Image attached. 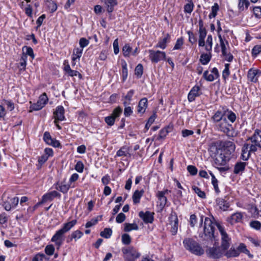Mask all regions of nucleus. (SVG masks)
I'll list each match as a JSON object with an SVG mask.
<instances>
[{
	"mask_svg": "<svg viewBox=\"0 0 261 261\" xmlns=\"http://www.w3.org/2000/svg\"><path fill=\"white\" fill-rule=\"evenodd\" d=\"M77 221L73 220L64 223L62 227L57 230L53 236L51 241L55 243L56 247L59 249L63 244L65 240V234L68 232L76 224Z\"/></svg>",
	"mask_w": 261,
	"mask_h": 261,
	"instance_id": "f257e3e1",
	"label": "nucleus"
},
{
	"mask_svg": "<svg viewBox=\"0 0 261 261\" xmlns=\"http://www.w3.org/2000/svg\"><path fill=\"white\" fill-rule=\"evenodd\" d=\"M183 245L186 250L196 255L201 256L204 253L200 245L192 238H185L183 241Z\"/></svg>",
	"mask_w": 261,
	"mask_h": 261,
	"instance_id": "f03ea898",
	"label": "nucleus"
},
{
	"mask_svg": "<svg viewBox=\"0 0 261 261\" xmlns=\"http://www.w3.org/2000/svg\"><path fill=\"white\" fill-rule=\"evenodd\" d=\"M215 164L218 166H225L230 159V153L225 149L217 150L214 156Z\"/></svg>",
	"mask_w": 261,
	"mask_h": 261,
	"instance_id": "7ed1b4c3",
	"label": "nucleus"
},
{
	"mask_svg": "<svg viewBox=\"0 0 261 261\" xmlns=\"http://www.w3.org/2000/svg\"><path fill=\"white\" fill-rule=\"evenodd\" d=\"M217 223H214L212 219L208 217L204 219L203 225V232L207 239L216 240L215 236V225L217 226Z\"/></svg>",
	"mask_w": 261,
	"mask_h": 261,
	"instance_id": "20e7f679",
	"label": "nucleus"
},
{
	"mask_svg": "<svg viewBox=\"0 0 261 261\" xmlns=\"http://www.w3.org/2000/svg\"><path fill=\"white\" fill-rule=\"evenodd\" d=\"M217 227L221 236V247L223 250H226L230 247L231 238L229 237L223 226L218 223Z\"/></svg>",
	"mask_w": 261,
	"mask_h": 261,
	"instance_id": "39448f33",
	"label": "nucleus"
},
{
	"mask_svg": "<svg viewBox=\"0 0 261 261\" xmlns=\"http://www.w3.org/2000/svg\"><path fill=\"white\" fill-rule=\"evenodd\" d=\"M122 252L126 261H134L140 256V254L132 247H124Z\"/></svg>",
	"mask_w": 261,
	"mask_h": 261,
	"instance_id": "423d86ee",
	"label": "nucleus"
},
{
	"mask_svg": "<svg viewBox=\"0 0 261 261\" xmlns=\"http://www.w3.org/2000/svg\"><path fill=\"white\" fill-rule=\"evenodd\" d=\"M148 53L149 59L152 63H157L166 60V55L164 51L150 49Z\"/></svg>",
	"mask_w": 261,
	"mask_h": 261,
	"instance_id": "0eeeda50",
	"label": "nucleus"
},
{
	"mask_svg": "<svg viewBox=\"0 0 261 261\" xmlns=\"http://www.w3.org/2000/svg\"><path fill=\"white\" fill-rule=\"evenodd\" d=\"M225 251L221 246H213L206 250V253L210 257L216 259L221 258L224 255Z\"/></svg>",
	"mask_w": 261,
	"mask_h": 261,
	"instance_id": "6e6552de",
	"label": "nucleus"
},
{
	"mask_svg": "<svg viewBox=\"0 0 261 261\" xmlns=\"http://www.w3.org/2000/svg\"><path fill=\"white\" fill-rule=\"evenodd\" d=\"M19 198L17 197L8 198V199L5 201L3 204L5 210L9 211L11 208H15L18 204Z\"/></svg>",
	"mask_w": 261,
	"mask_h": 261,
	"instance_id": "1a4fd4ad",
	"label": "nucleus"
},
{
	"mask_svg": "<svg viewBox=\"0 0 261 261\" xmlns=\"http://www.w3.org/2000/svg\"><path fill=\"white\" fill-rule=\"evenodd\" d=\"M169 220L170 224L171 225V232L172 235H175L177 232L178 220L175 213H172L169 217Z\"/></svg>",
	"mask_w": 261,
	"mask_h": 261,
	"instance_id": "9d476101",
	"label": "nucleus"
},
{
	"mask_svg": "<svg viewBox=\"0 0 261 261\" xmlns=\"http://www.w3.org/2000/svg\"><path fill=\"white\" fill-rule=\"evenodd\" d=\"M261 75V71L258 69L250 68L247 73L249 81L252 83H256L258 82V77Z\"/></svg>",
	"mask_w": 261,
	"mask_h": 261,
	"instance_id": "9b49d317",
	"label": "nucleus"
},
{
	"mask_svg": "<svg viewBox=\"0 0 261 261\" xmlns=\"http://www.w3.org/2000/svg\"><path fill=\"white\" fill-rule=\"evenodd\" d=\"M216 126L219 130L229 135L231 124H229L226 118H224L223 120L216 123Z\"/></svg>",
	"mask_w": 261,
	"mask_h": 261,
	"instance_id": "f8f14e48",
	"label": "nucleus"
},
{
	"mask_svg": "<svg viewBox=\"0 0 261 261\" xmlns=\"http://www.w3.org/2000/svg\"><path fill=\"white\" fill-rule=\"evenodd\" d=\"M64 113L65 110L63 107L62 106H58L54 112V123H57V121L64 120L65 119Z\"/></svg>",
	"mask_w": 261,
	"mask_h": 261,
	"instance_id": "ddd939ff",
	"label": "nucleus"
},
{
	"mask_svg": "<svg viewBox=\"0 0 261 261\" xmlns=\"http://www.w3.org/2000/svg\"><path fill=\"white\" fill-rule=\"evenodd\" d=\"M43 140L48 145H51L55 147H59L61 146L59 141L51 138L50 134L45 132L43 135Z\"/></svg>",
	"mask_w": 261,
	"mask_h": 261,
	"instance_id": "4468645a",
	"label": "nucleus"
},
{
	"mask_svg": "<svg viewBox=\"0 0 261 261\" xmlns=\"http://www.w3.org/2000/svg\"><path fill=\"white\" fill-rule=\"evenodd\" d=\"M252 143H254L259 148H261V130L256 129L253 135L248 138Z\"/></svg>",
	"mask_w": 261,
	"mask_h": 261,
	"instance_id": "2eb2a0df",
	"label": "nucleus"
},
{
	"mask_svg": "<svg viewBox=\"0 0 261 261\" xmlns=\"http://www.w3.org/2000/svg\"><path fill=\"white\" fill-rule=\"evenodd\" d=\"M169 191L165 190L163 191H158L157 193V197L159 200V205L162 210L166 204L167 199L165 196L166 194L168 193Z\"/></svg>",
	"mask_w": 261,
	"mask_h": 261,
	"instance_id": "dca6fc26",
	"label": "nucleus"
},
{
	"mask_svg": "<svg viewBox=\"0 0 261 261\" xmlns=\"http://www.w3.org/2000/svg\"><path fill=\"white\" fill-rule=\"evenodd\" d=\"M130 147L127 146H123L121 147L116 153V156H126L131 158L132 154L130 152Z\"/></svg>",
	"mask_w": 261,
	"mask_h": 261,
	"instance_id": "f3484780",
	"label": "nucleus"
},
{
	"mask_svg": "<svg viewBox=\"0 0 261 261\" xmlns=\"http://www.w3.org/2000/svg\"><path fill=\"white\" fill-rule=\"evenodd\" d=\"M247 165V163L246 162H237L234 166L233 173L241 175L244 171Z\"/></svg>",
	"mask_w": 261,
	"mask_h": 261,
	"instance_id": "a211bd4d",
	"label": "nucleus"
},
{
	"mask_svg": "<svg viewBox=\"0 0 261 261\" xmlns=\"http://www.w3.org/2000/svg\"><path fill=\"white\" fill-rule=\"evenodd\" d=\"M139 216L145 223H151L153 221V213L149 211L145 213L141 211L139 212Z\"/></svg>",
	"mask_w": 261,
	"mask_h": 261,
	"instance_id": "6ab92c4d",
	"label": "nucleus"
},
{
	"mask_svg": "<svg viewBox=\"0 0 261 261\" xmlns=\"http://www.w3.org/2000/svg\"><path fill=\"white\" fill-rule=\"evenodd\" d=\"M200 88L198 86H194L189 92L188 95V99L190 102L195 100V98L200 95Z\"/></svg>",
	"mask_w": 261,
	"mask_h": 261,
	"instance_id": "aec40b11",
	"label": "nucleus"
},
{
	"mask_svg": "<svg viewBox=\"0 0 261 261\" xmlns=\"http://www.w3.org/2000/svg\"><path fill=\"white\" fill-rule=\"evenodd\" d=\"M147 101L146 98H143L139 101L137 110L138 113L143 114L145 113L148 106Z\"/></svg>",
	"mask_w": 261,
	"mask_h": 261,
	"instance_id": "412c9836",
	"label": "nucleus"
},
{
	"mask_svg": "<svg viewBox=\"0 0 261 261\" xmlns=\"http://www.w3.org/2000/svg\"><path fill=\"white\" fill-rule=\"evenodd\" d=\"M243 218V214L241 212H237L232 214L230 216L229 222L231 224L241 222Z\"/></svg>",
	"mask_w": 261,
	"mask_h": 261,
	"instance_id": "4be33fe9",
	"label": "nucleus"
},
{
	"mask_svg": "<svg viewBox=\"0 0 261 261\" xmlns=\"http://www.w3.org/2000/svg\"><path fill=\"white\" fill-rule=\"evenodd\" d=\"M83 236V233L81 231L79 230L74 231L71 233L70 236H68L67 239V242H71L73 240L76 241L78 239L81 238Z\"/></svg>",
	"mask_w": 261,
	"mask_h": 261,
	"instance_id": "5701e85b",
	"label": "nucleus"
},
{
	"mask_svg": "<svg viewBox=\"0 0 261 261\" xmlns=\"http://www.w3.org/2000/svg\"><path fill=\"white\" fill-rule=\"evenodd\" d=\"M237 249L239 253V255H240L241 253H243L247 255L249 258H253V255L252 254H251L250 251L247 249V246L245 244L242 243L239 244Z\"/></svg>",
	"mask_w": 261,
	"mask_h": 261,
	"instance_id": "b1692460",
	"label": "nucleus"
},
{
	"mask_svg": "<svg viewBox=\"0 0 261 261\" xmlns=\"http://www.w3.org/2000/svg\"><path fill=\"white\" fill-rule=\"evenodd\" d=\"M224 255L227 258L236 257L239 255L237 248L233 246H232L229 250L227 249L225 251Z\"/></svg>",
	"mask_w": 261,
	"mask_h": 261,
	"instance_id": "393cba45",
	"label": "nucleus"
},
{
	"mask_svg": "<svg viewBox=\"0 0 261 261\" xmlns=\"http://www.w3.org/2000/svg\"><path fill=\"white\" fill-rule=\"evenodd\" d=\"M250 155L249 149V144H245L242 149L241 159L244 161H247Z\"/></svg>",
	"mask_w": 261,
	"mask_h": 261,
	"instance_id": "a878e982",
	"label": "nucleus"
},
{
	"mask_svg": "<svg viewBox=\"0 0 261 261\" xmlns=\"http://www.w3.org/2000/svg\"><path fill=\"white\" fill-rule=\"evenodd\" d=\"M206 35V31L205 29L199 30L198 45L199 46H204Z\"/></svg>",
	"mask_w": 261,
	"mask_h": 261,
	"instance_id": "bb28decb",
	"label": "nucleus"
},
{
	"mask_svg": "<svg viewBox=\"0 0 261 261\" xmlns=\"http://www.w3.org/2000/svg\"><path fill=\"white\" fill-rule=\"evenodd\" d=\"M223 147L227 151H228L229 152L228 153H230V154L235 150V145L232 142L230 141H225L223 142Z\"/></svg>",
	"mask_w": 261,
	"mask_h": 261,
	"instance_id": "cd10ccee",
	"label": "nucleus"
},
{
	"mask_svg": "<svg viewBox=\"0 0 261 261\" xmlns=\"http://www.w3.org/2000/svg\"><path fill=\"white\" fill-rule=\"evenodd\" d=\"M216 202L219 208L223 211H226L229 207V203L222 198L217 199Z\"/></svg>",
	"mask_w": 261,
	"mask_h": 261,
	"instance_id": "c85d7f7f",
	"label": "nucleus"
},
{
	"mask_svg": "<svg viewBox=\"0 0 261 261\" xmlns=\"http://www.w3.org/2000/svg\"><path fill=\"white\" fill-rule=\"evenodd\" d=\"M224 115H225V111L223 112H221L220 110L217 111L214 116L212 117V119L214 122L216 123L221 121L223 120L224 118H223Z\"/></svg>",
	"mask_w": 261,
	"mask_h": 261,
	"instance_id": "c756f323",
	"label": "nucleus"
},
{
	"mask_svg": "<svg viewBox=\"0 0 261 261\" xmlns=\"http://www.w3.org/2000/svg\"><path fill=\"white\" fill-rule=\"evenodd\" d=\"M144 193V191L136 190L134 192L132 198L134 204H137L140 202V200Z\"/></svg>",
	"mask_w": 261,
	"mask_h": 261,
	"instance_id": "7c9ffc66",
	"label": "nucleus"
},
{
	"mask_svg": "<svg viewBox=\"0 0 261 261\" xmlns=\"http://www.w3.org/2000/svg\"><path fill=\"white\" fill-rule=\"evenodd\" d=\"M170 36L169 35H167L166 37L159 40L155 47L160 48L163 49H165L166 47V44Z\"/></svg>",
	"mask_w": 261,
	"mask_h": 261,
	"instance_id": "2f4dec72",
	"label": "nucleus"
},
{
	"mask_svg": "<svg viewBox=\"0 0 261 261\" xmlns=\"http://www.w3.org/2000/svg\"><path fill=\"white\" fill-rule=\"evenodd\" d=\"M106 5L107 7V11L109 13H111L114 10V7L117 4L116 0H106Z\"/></svg>",
	"mask_w": 261,
	"mask_h": 261,
	"instance_id": "473e14b6",
	"label": "nucleus"
},
{
	"mask_svg": "<svg viewBox=\"0 0 261 261\" xmlns=\"http://www.w3.org/2000/svg\"><path fill=\"white\" fill-rule=\"evenodd\" d=\"M249 4L248 0H239L238 8L239 11H243L247 9Z\"/></svg>",
	"mask_w": 261,
	"mask_h": 261,
	"instance_id": "72a5a7b5",
	"label": "nucleus"
},
{
	"mask_svg": "<svg viewBox=\"0 0 261 261\" xmlns=\"http://www.w3.org/2000/svg\"><path fill=\"white\" fill-rule=\"evenodd\" d=\"M204 46L205 50L210 53L213 46V38L211 35H208Z\"/></svg>",
	"mask_w": 261,
	"mask_h": 261,
	"instance_id": "f704fd0d",
	"label": "nucleus"
},
{
	"mask_svg": "<svg viewBox=\"0 0 261 261\" xmlns=\"http://www.w3.org/2000/svg\"><path fill=\"white\" fill-rule=\"evenodd\" d=\"M122 66V81L124 82L126 81L127 75H128V71H127V63L125 61H123L122 62L121 64Z\"/></svg>",
	"mask_w": 261,
	"mask_h": 261,
	"instance_id": "c9c22d12",
	"label": "nucleus"
},
{
	"mask_svg": "<svg viewBox=\"0 0 261 261\" xmlns=\"http://www.w3.org/2000/svg\"><path fill=\"white\" fill-rule=\"evenodd\" d=\"M102 216H98L92 219L90 221H88L85 225L86 228H89L96 225L98 221L101 220Z\"/></svg>",
	"mask_w": 261,
	"mask_h": 261,
	"instance_id": "e433bc0d",
	"label": "nucleus"
},
{
	"mask_svg": "<svg viewBox=\"0 0 261 261\" xmlns=\"http://www.w3.org/2000/svg\"><path fill=\"white\" fill-rule=\"evenodd\" d=\"M83 53V49L80 48H76L73 50L72 55V61H75L76 59H79L82 56Z\"/></svg>",
	"mask_w": 261,
	"mask_h": 261,
	"instance_id": "4c0bfd02",
	"label": "nucleus"
},
{
	"mask_svg": "<svg viewBox=\"0 0 261 261\" xmlns=\"http://www.w3.org/2000/svg\"><path fill=\"white\" fill-rule=\"evenodd\" d=\"M138 228L136 223H125L124 230L125 232H129L133 230H138Z\"/></svg>",
	"mask_w": 261,
	"mask_h": 261,
	"instance_id": "58836bf2",
	"label": "nucleus"
},
{
	"mask_svg": "<svg viewBox=\"0 0 261 261\" xmlns=\"http://www.w3.org/2000/svg\"><path fill=\"white\" fill-rule=\"evenodd\" d=\"M211 56L210 54H203L200 56V61L202 65H206L210 61Z\"/></svg>",
	"mask_w": 261,
	"mask_h": 261,
	"instance_id": "ea45409f",
	"label": "nucleus"
},
{
	"mask_svg": "<svg viewBox=\"0 0 261 261\" xmlns=\"http://www.w3.org/2000/svg\"><path fill=\"white\" fill-rule=\"evenodd\" d=\"M22 51L23 54L26 55L27 56H30L33 59L35 58V55L34 54V51L33 49L30 47L27 46H24L22 47Z\"/></svg>",
	"mask_w": 261,
	"mask_h": 261,
	"instance_id": "a19ab883",
	"label": "nucleus"
},
{
	"mask_svg": "<svg viewBox=\"0 0 261 261\" xmlns=\"http://www.w3.org/2000/svg\"><path fill=\"white\" fill-rule=\"evenodd\" d=\"M218 38L220 40V46L221 47L222 54H225L226 52V45L228 44L227 41H224L221 35L220 34H218Z\"/></svg>",
	"mask_w": 261,
	"mask_h": 261,
	"instance_id": "79ce46f5",
	"label": "nucleus"
},
{
	"mask_svg": "<svg viewBox=\"0 0 261 261\" xmlns=\"http://www.w3.org/2000/svg\"><path fill=\"white\" fill-rule=\"evenodd\" d=\"M225 115L227 116V118L231 122L233 123L236 121V115L231 111H229L228 109L225 110Z\"/></svg>",
	"mask_w": 261,
	"mask_h": 261,
	"instance_id": "37998d69",
	"label": "nucleus"
},
{
	"mask_svg": "<svg viewBox=\"0 0 261 261\" xmlns=\"http://www.w3.org/2000/svg\"><path fill=\"white\" fill-rule=\"evenodd\" d=\"M70 187V186L69 184H63L62 182L61 185L59 186V187L56 186V189L59 190L63 193H66L69 190Z\"/></svg>",
	"mask_w": 261,
	"mask_h": 261,
	"instance_id": "c03bdc74",
	"label": "nucleus"
},
{
	"mask_svg": "<svg viewBox=\"0 0 261 261\" xmlns=\"http://www.w3.org/2000/svg\"><path fill=\"white\" fill-rule=\"evenodd\" d=\"M53 199H52V198L51 197L50 195L48 193H47L46 194H45L44 195H43L42 197V199H41V201L39 202L35 206H34V208H36L37 206H38L39 205L41 204H42V203H45L47 201H51L53 200Z\"/></svg>",
	"mask_w": 261,
	"mask_h": 261,
	"instance_id": "a18cd8bd",
	"label": "nucleus"
},
{
	"mask_svg": "<svg viewBox=\"0 0 261 261\" xmlns=\"http://www.w3.org/2000/svg\"><path fill=\"white\" fill-rule=\"evenodd\" d=\"M44 107L41 102L37 101L35 103L32 104L30 107L29 112H32L33 111H39Z\"/></svg>",
	"mask_w": 261,
	"mask_h": 261,
	"instance_id": "49530a36",
	"label": "nucleus"
},
{
	"mask_svg": "<svg viewBox=\"0 0 261 261\" xmlns=\"http://www.w3.org/2000/svg\"><path fill=\"white\" fill-rule=\"evenodd\" d=\"M132 48L129 44H126L122 48V53L124 57H128L132 52Z\"/></svg>",
	"mask_w": 261,
	"mask_h": 261,
	"instance_id": "de8ad7c7",
	"label": "nucleus"
},
{
	"mask_svg": "<svg viewBox=\"0 0 261 261\" xmlns=\"http://www.w3.org/2000/svg\"><path fill=\"white\" fill-rule=\"evenodd\" d=\"M219 7L217 3H215L214 6L212 7V12L210 14L208 17L210 19L214 18L217 14V12L219 10Z\"/></svg>",
	"mask_w": 261,
	"mask_h": 261,
	"instance_id": "09e8293b",
	"label": "nucleus"
},
{
	"mask_svg": "<svg viewBox=\"0 0 261 261\" xmlns=\"http://www.w3.org/2000/svg\"><path fill=\"white\" fill-rule=\"evenodd\" d=\"M143 67L141 64H139L135 69V74L138 78H140L143 74Z\"/></svg>",
	"mask_w": 261,
	"mask_h": 261,
	"instance_id": "8fccbe9b",
	"label": "nucleus"
},
{
	"mask_svg": "<svg viewBox=\"0 0 261 261\" xmlns=\"http://www.w3.org/2000/svg\"><path fill=\"white\" fill-rule=\"evenodd\" d=\"M112 234V230L111 228H106L103 231H101L100 233V236L105 238L108 239L111 237Z\"/></svg>",
	"mask_w": 261,
	"mask_h": 261,
	"instance_id": "3c124183",
	"label": "nucleus"
},
{
	"mask_svg": "<svg viewBox=\"0 0 261 261\" xmlns=\"http://www.w3.org/2000/svg\"><path fill=\"white\" fill-rule=\"evenodd\" d=\"M129 104V102H127L126 101H124L123 102V105H124V106H125V108L124 110V115L126 117H128L130 116L133 113V110L132 108L129 106L127 107V106Z\"/></svg>",
	"mask_w": 261,
	"mask_h": 261,
	"instance_id": "603ef678",
	"label": "nucleus"
},
{
	"mask_svg": "<svg viewBox=\"0 0 261 261\" xmlns=\"http://www.w3.org/2000/svg\"><path fill=\"white\" fill-rule=\"evenodd\" d=\"M203 77L205 80L208 82H212L216 79L212 73H209L208 70H206L204 72Z\"/></svg>",
	"mask_w": 261,
	"mask_h": 261,
	"instance_id": "864d4df0",
	"label": "nucleus"
},
{
	"mask_svg": "<svg viewBox=\"0 0 261 261\" xmlns=\"http://www.w3.org/2000/svg\"><path fill=\"white\" fill-rule=\"evenodd\" d=\"M47 6L50 13H54L57 9V4L52 0H50L49 3H47Z\"/></svg>",
	"mask_w": 261,
	"mask_h": 261,
	"instance_id": "5fc2aeb1",
	"label": "nucleus"
},
{
	"mask_svg": "<svg viewBox=\"0 0 261 261\" xmlns=\"http://www.w3.org/2000/svg\"><path fill=\"white\" fill-rule=\"evenodd\" d=\"M194 4L192 2L190 1L184 6V11L185 13L191 14L193 10Z\"/></svg>",
	"mask_w": 261,
	"mask_h": 261,
	"instance_id": "6e6d98bb",
	"label": "nucleus"
},
{
	"mask_svg": "<svg viewBox=\"0 0 261 261\" xmlns=\"http://www.w3.org/2000/svg\"><path fill=\"white\" fill-rule=\"evenodd\" d=\"M122 242L124 245H129L131 242V238L127 233H124L121 237Z\"/></svg>",
	"mask_w": 261,
	"mask_h": 261,
	"instance_id": "4d7b16f0",
	"label": "nucleus"
},
{
	"mask_svg": "<svg viewBox=\"0 0 261 261\" xmlns=\"http://www.w3.org/2000/svg\"><path fill=\"white\" fill-rule=\"evenodd\" d=\"M192 188L194 192L198 195L199 197L201 198H206L205 193L203 191H202L200 188L196 186H193Z\"/></svg>",
	"mask_w": 261,
	"mask_h": 261,
	"instance_id": "13d9d810",
	"label": "nucleus"
},
{
	"mask_svg": "<svg viewBox=\"0 0 261 261\" xmlns=\"http://www.w3.org/2000/svg\"><path fill=\"white\" fill-rule=\"evenodd\" d=\"M32 261H47L46 257L43 254L38 253L32 259Z\"/></svg>",
	"mask_w": 261,
	"mask_h": 261,
	"instance_id": "bf43d9fd",
	"label": "nucleus"
},
{
	"mask_svg": "<svg viewBox=\"0 0 261 261\" xmlns=\"http://www.w3.org/2000/svg\"><path fill=\"white\" fill-rule=\"evenodd\" d=\"M189 37V41L191 44L195 43L197 41V38L195 34L190 31L187 32Z\"/></svg>",
	"mask_w": 261,
	"mask_h": 261,
	"instance_id": "052dcab7",
	"label": "nucleus"
},
{
	"mask_svg": "<svg viewBox=\"0 0 261 261\" xmlns=\"http://www.w3.org/2000/svg\"><path fill=\"white\" fill-rule=\"evenodd\" d=\"M122 109L120 107H118L113 110L111 116H113V117H114V119H115L116 118L120 116V115L122 113Z\"/></svg>",
	"mask_w": 261,
	"mask_h": 261,
	"instance_id": "680f3d73",
	"label": "nucleus"
},
{
	"mask_svg": "<svg viewBox=\"0 0 261 261\" xmlns=\"http://www.w3.org/2000/svg\"><path fill=\"white\" fill-rule=\"evenodd\" d=\"M261 52V44L255 45L252 49V56H256Z\"/></svg>",
	"mask_w": 261,
	"mask_h": 261,
	"instance_id": "e2e57ef3",
	"label": "nucleus"
},
{
	"mask_svg": "<svg viewBox=\"0 0 261 261\" xmlns=\"http://www.w3.org/2000/svg\"><path fill=\"white\" fill-rule=\"evenodd\" d=\"M55 247L53 245H48L45 248V252L48 255H52L54 253Z\"/></svg>",
	"mask_w": 261,
	"mask_h": 261,
	"instance_id": "0e129e2a",
	"label": "nucleus"
},
{
	"mask_svg": "<svg viewBox=\"0 0 261 261\" xmlns=\"http://www.w3.org/2000/svg\"><path fill=\"white\" fill-rule=\"evenodd\" d=\"M250 226L256 230H259L261 228V223L258 221H252L250 222Z\"/></svg>",
	"mask_w": 261,
	"mask_h": 261,
	"instance_id": "69168bd1",
	"label": "nucleus"
},
{
	"mask_svg": "<svg viewBox=\"0 0 261 261\" xmlns=\"http://www.w3.org/2000/svg\"><path fill=\"white\" fill-rule=\"evenodd\" d=\"M38 101L41 102L42 106L44 107L47 101H48V98L47 97L46 93H44L42 94H41L40 96Z\"/></svg>",
	"mask_w": 261,
	"mask_h": 261,
	"instance_id": "338daca9",
	"label": "nucleus"
},
{
	"mask_svg": "<svg viewBox=\"0 0 261 261\" xmlns=\"http://www.w3.org/2000/svg\"><path fill=\"white\" fill-rule=\"evenodd\" d=\"M106 123L109 126H112L114 124L115 119L113 116H109L105 118Z\"/></svg>",
	"mask_w": 261,
	"mask_h": 261,
	"instance_id": "774afa93",
	"label": "nucleus"
}]
</instances>
